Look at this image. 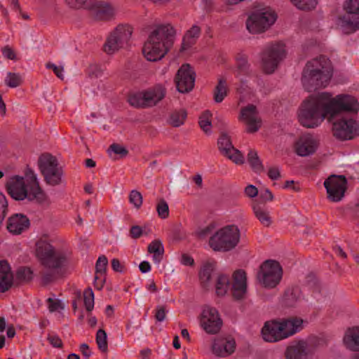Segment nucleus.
Instances as JSON below:
<instances>
[{
  "instance_id": "obj_1",
  "label": "nucleus",
  "mask_w": 359,
  "mask_h": 359,
  "mask_svg": "<svg viewBox=\"0 0 359 359\" xmlns=\"http://www.w3.org/2000/svg\"><path fill=\"white\" fill-rule=\"evenodd\" d=\"M358 111L359 103L355 97L340 94L332 97L331 93L323 92L310 95L304 101L298 118L304 127L313 128L325 118L332 121L343 112L358 113Z\"/></svg>"
},
{
  "instance_id": "obj_2",
  "label": "nucleus",
  "mask_w": 359,
  "mask_h": 359,
  "mask_svg": "<svg viewBox=\"0 0 359 359\" xmlns=\"http://www.w3.org/2000/svg\"><path fill=\"white\" fill-rule=\"evenodd\" d=\"M176 30L169 23L157 25L144 42L142 53L147 60H161L173 46Z\"/></svg>"
},
{
  "instance_id": "obj_3",
  "label": "nucleus",
  "mask_w": 359,
  "mask_h": 359,
  "mask_svg": "<svg viewBox=\"0 0 359 359\" xmlns=\"http://www.w3.org/2000/svg\"><path fill=\"white\" fill-rule=\"evenodd\" d=\"M333 76V67L329 58L320 55L308 61L302 71V82L308 92L325 88Z\"/></svg>"
},
{
  "instance_id": "obj_4",
  "label": "nucleus",
  "mask_w": 359,
  "mask_h": 359,
  "mask_svg": "<svg viewBox=\"0 0 359 359\" xmlns=\"http://www.w3.org/2000/svg\"><path fill=\"white\" fill-rule=\"evenodd\" d=\"M36 255L41 264L48 269H61L67 262V255L62 252L56 251L46 236H42L36 242Z\"/></svg>"
},
{
  "instance_id": "obj_5",
  "label": "nucleus",
  "mask_w": 359,
  "mask_h": 359,
  "mask_svg": "<svg viewBox=\"0 0 359 359\" xmlns=\"http://www.w3.org/2000/svg\"><path fill=\"white\" fill-rule=\"evenodd\" d=\"M240 241V231L235 225L226 226L212 235L209 245L214 251L228 252L235 248Z\"/></svg>"
},
{
  "instance_id": "obj_6",
  "label": "nucleus",
  "mask_w": 359,
  "mask_h": 359,
  "mask_svg": "<svg viewBox=\"0 0 359 359\" xmlns=\"http://www.w3.org/2000/svg\"><path fill=\"white\" fill-rule=\"evenodd\" d=\"M166 95V88L161 84L131 95L128 97L130 104L135 108H149L156 106Z\"/></svg>"
},
{
  "instance_id": "obj_7",
  "label": "nucleus",
  "mask_w": 359,
  "mask_h": 359,
  "mask_svg": "<svg viewBox=\"0 0 359 359\" xmlns=\"http://www.w3.org/2000/svg\"><path fill=\"white\" fill-rule=\"evenodd\" d=\"M252 12L246 20V27L252 34H260L267 30L276 20L277 15L269 8H260Z\"/></svg>"
},
{
  "instance_id": "obj_8",
  "label": "nucleus",
  "mask_w": 359,
  "mask_h": 359,
  "mask_svg": "<svg viewBox=\"0 0 359 359\" xmlns=\"http://www.w3.org/2000/svg\"><path fill=\"white\" fill-rule=\"evenodd\" d=\"M285 56L286 50L283 43L269 45L260 53L262 71L266 74H273Z\"/></svg>"
},
{
  "instance_id": "obj_9",
  "label": "nucleus",
  "mask_w": 359,
  "mask_h": 359,
  "mask_svg": "<svg viewBox=\"0 0 359 359\" xmlns=\"http://www.w3.org/2000/svg\"><path fill=\"white\" fill-rule=\"evenodd\" d=\"M283 276V269L280 263L276 260L268 259L259 266L257 279L259 284L266 288H274Z\"/></svg>"
},
{
  "instance_id": "obj_10",
  "label": "nucleus",
  "mask_w": 359,
  "mask_h": 359,
  "mask_svg": "<svg viewBox=\"0 0 359 359\" xmlns=\"http://www.w3.org/2000/svg\"><path fill=\"white\" fill-rule=\"evenodd\" d=\"M344 114H353V112H343L332 119L331 122L333 135L341 140H351L359 134V123L351 118L343 116Z\"/></svg>"
},
{
  "instance_id": "obj_11",
  "label": "nucleus",
  "mask_w": 359,
  "mask_h": 359,
  "mask_svg": "<svg viewBox=\"0 0 359 359\" xmlns=\"http://www.w3.org/2000/svg\"><path fill=\"white\" fill-rule=\"evenodd\" d=\"M133 34V27L129 25H119L107 37L104 45V51L114 54L128 45Z\"/></svg>"
},
{
  "instance_id": "obj_12",
  "label": "nucleus",
  "mask_w": 359,
  "mask_h": 359,
  "mask_svg": "<svg viewBox=\"0 0 359 359\" xmlns=\"http://www.w3.org/2000/svg\"><path fill=\"white\" fill-rule=\"evenodd\" d=\"M345 13L339 17L341 26L346 34L359 29V0H346L344 4Z\"/></svg>"
},
{
  "instance_id": "obj_13",
  "label": "nucleus",
  "mask_w": 359,
  "mask_h": 359,
  "mask_svg": "<svg viewBox=\"0 0 359 359\" xmlns=\"http://www.w3.org/2000/svg\"><path fill=\"white\" fill-rule=\"evenodd\" d=\"M10 196L15 201L27 199L29 202L36 203V198L27 187L24 177L20 175L10 177L5 184Z\"/></svg>"
},
{
  "instance_id": "obj_14",
  "label": "nucleus",
  "mask_w": 359,
  "mask_h": 359,
  "mask_svg": "<svg viewBox=\"0 0 359 359\" xmlns=\"http://www.w3.org/2000/svg\"><path fill=\"white\" fill-rule=\"evenodd\" d=\"M327 198L332 202H339L347 189V180L344 175H332L324 182Z\"/></svg>"
},
{
  "instance_id": "obj_15",
  "label": "nucleus",
  "mask_w": 359,
  "mask_h": 359,
  "mask_svg": "<svg viewBox=\"0 0 359 359\" xmlns=\"http://www.w3.org/2000/svg\"><path fill=\"white\" fill-rule=\"evenodd\" d=\"M196 73L189 64L182 65L177 70L175 82L177 90L182 93L191 91L194 87Z\"/></svg>"
},
{
  "instance_id": "obj_16",
  "label": "nucleus",
  "mask_w": 359,
  "mask_h": 359,
  "mask_svg": "<svg viewBox=\"0 0 359 359\" xmlns=\"http://www.w3.org/2000/svg\"><path fill=\"white\" fill-rule=\"evenodd\" d=\"M201 324L206 332L216 334L221 329L222 320L216 309L205 306L201 315Z\"/></svg>"
},
{
  "instance_id": "obj_17",
  "label": "nucleus",
  "mask_w": 359,
  "mask_h": 359,
  "mask_svg": "<svg viewBox=\"0 0 359 359\" xmlns=\"http://www.w3.org/2000/svg\"><path fill=\"white\" fill-rule=\"evenodd\" d=\"M218 148L221 153L237 164L244 162V157L241 152L236 149L231 142L229 135L222 132L217 141Z\"/></svg>"
},
{
  "instance_id": "obj_18",
  "label": "nucleus",
  "mask_w": 359,
  "mask_h": 359,
  "mask_svg": "<svg viewBox=\"0 0 359 359\" xmlns=\"http://www.w3.org/2000/svg\"><path fill=\"white\" fill-rule=\"evenodd\" d=\"M24 180L26 186L36 198V203L42 204L47 201V195L39 185L36 175L28 165L25 171Z\"/></svg>"
},
{
  "instance_id": "obj_19",
  "label": "nucleus",
  "mask_w": 359,
  "mask_h": 359,
  "mask_svg": "<svg viewBox=\"0 0 359 359\" xmlns=\"http://www.w3.org/2000/svg\"><path fill=\"white\" fill-rule=\"evenodd\" d=\"M241 118L247 125L246 131L249 133L257 132L262 126V120L259 117L258 111L254 104H249L242 108Z\"/></svg>"
},
{
  "instance_id": "obj_20",
  "label": "nucleus",
  "mask_w": 359,
  "mask_h": 359,
  "mask_svg": "<svg viewBox=\"0 0 359 359\" xmlns=\"http://www.w3.org/2000/svg\"><path fill=\"white\" fill-rule=\"evenodd\" d=\"M312 354L313 351L309 348L308 343L305 340L294 341L285 351V359H307Z\"/></svg>"
},
{
  "instance_id": "obj_21",
  "label": "nucleus",
  "mask_w": 359,
  "mask_h": 359,
  "mask_svg": "<svg viewBox=\"0 0 359 359\" xmlns=\"http://www.w3.org/2000/svg\"><path fill=\"white\" fill-rule=\"evenodd\" d=\"M232 295L236 300H241L245 297L247 292V276L243 269H238L233 273Z\"/></svg>"
},
{
  "instance_id": "obj_22",
  "label": "nucleus",
  "mask_w": 359,
  "mask_h": 359,
  "mask_svg": "<svg viewBox=\"0 0 359 359\" xmlns=\"http://www.w3.org/2000/svg\"><path fill=\"white\" fill-rule=\"evenodd\" d=\"M281 323L277 320L267 321L262 329V337L266 341L276 342L285 339Z\"/></svg>"
},
{
  "instance_id": "obj_23",
  "label": "nucleus",
  "mask_w": 359,
  "mask_h": 359,
  "mask_svg": "<svg viewBox=\"0 0 359 359\" xmlns=\"http://www.w3.org/2000/svg\"><path fill=\"white\" fill-rule=\"evenodd\" d=\"M236 344L233 338L215 339L212 344V351L217 357H228L234 353Z\"/></svg>"
},
{
  "instance_id": "obj_24",
  "label": "nucleus",
  "mask_w": 359,
  "mask_h": 359,
  "mask_svg": "<svg viewBox=\"0 0 359 359\" xmlns=\"http://www.w3.org/2000/svg\"><path fill=\"white\" fill-rule=\"evenodd\" d=\"M28 217L22 214H15L10 217L7 222V229L13 234H20L29 227Z\"/></svg>"
},
{
  "instance_id": "obj_25",
  "label": "nucleus",
  "mask_w": 359,
  "mask_h": 359,
  "mask_svg": "<svg viewBox=\"0 0 359 359\" xmlns=\"http://www.w3.org/2000/svg\"><path fill=\"white\" fill-rule=\"evenodd\" d=\"M90 11L91 15L96 20H107L114 15V10L109 4L97 0Z\"/></svg>"
},
{
  "instance_id": "obj_26",
  "label": "nucleus",
  "mask_w": 359,
  "mask_h": 359,
  "mask_svg": "<svg viewBox=\"0 0 359 359\" xmlns=\"http://www.w3.org/2000/svg\"><path fill=\"white\" fill-rule=\"evenodd\" d=\"M316 148V141L310 136L301 137L295 145L296 153L300 156H306L313 154Z\"/></svg>"
},
{
  "instance_id": "obj_27",
  "label": "nucleus",
  "mask_w": 359,
  "mask_h": 359,
  "mask_svg": "<svg viewBox=\"0 0 359 359\" xmlns=\"http://www.w3.org/2000/svg\"><path fill=\"white\" fill-rule=\"evenodd\" d=\"M280 323L283 327V335H284L285 339L303 329L304 321L300 318L292 317L283 319Z\"/></svg>"
},
{
  "instance_id": "obj_28",
  "label": "nucleus",
  "mask_w": 359,
  "mask_h": 359,
  "mask_svg": "<svg viewBox=\"0 0 359 359\" xmlns=\"http://www.w3.org/2000/svg\"><path fill=\"white\" fill-rule=\"evenodd\" d=\"M38 165L42 175H45L47 172L55 170V169L61 168L59 166L56 157L48 153L43 154L39 156Z\"/></svg>"
},
{
  "instance_id": "obj_29",
  "label": "nucleus",
  "mask_w": 359,
  "mask_h": 359,
  "mask_svg": "<svg viewBox=\"0 0 359 359\" xmlns=\"http://www.w3.org/2000/svg\"><path fill=\"white\" fill-rule=\"evenodd\" d=\"M302 299V291L297 286L287 289L282 298V304L285 307H294Z\"/></svg>"
},
{
  "instance_id": "obj_30",
  "label": "nucleus",
  "mask_w": 359,
  "mask_h": 359,
  "mask_svg": "<svg viewBox=\"0 0 359 359\" xmlns=\"http://www.w3.org/2000/svg\"><path fill=\"white\" fill-rule=\"evenodd\" d=\"M201 29L200 27L197 25H193L189 30H187L183 37L182 46L180 50L181 52L184 51L194 45L196 39L201 34Z\"/></svg>"
},
{
  "instance_id": "obj_31",
  "label": "nucleus",
  "mask_w": 359,
  "mask_h": 359,
  "mask_svg": "<svg viewBox=\"0 0 359 359\" xmlns=\"http://www.w3.org/2000/svg\"><path fill=\"white\" fill-rule=\"evenodd\" d=\"M344 343L350 350L359 351V327L349 328L344 337Z\"/></svg>"
},
{
  "instance_id": "obj_32",
  "label": "nucleus",
  "mask_w": 359,
  "mask_h": 359,
  "mask_svg": "<svg viewBox=\"0 0 359 359\" xmlns=\"http://www.w3.org/2000/svg\"><path fill=\"white\" fill-rule=\"evenodd\" d=\"M252 210L256 218L264 226H269L272 222L269 212L266 210L265 205L257 201L252 203Z\"/></svg>"
},
{
  "instance_id": "obj_33",
  "label": "nucleus",
  "mask_w": 359,
  "mask_h": 359,
  "mask_svg": "<svg viewBox=\"0 0 359 359\" xmlns=\"http://www.w3.org/2000/svg\"><path fill=\"white\" fill-rule=\"evenodd\" d=\"M215 262H207L204 263L199 271V279L203 287L206 288L209 285V282L211 278V275L215 270Z\"/></svg>"
},
{
  "instance_id": "obj_34",
  "label": "nucleus",
  "mask_w": 359,
  "mask_h": 359,
  "mask_svg": "<svg viewBox=\"0 0 359 359\" xmlns=\"http://www.w3.org/2000/svg\"><path fill=\"white\" fill-rule=\"evenodd\" d=\"M236 68L238 75H251L250 64L248 62L247 55L241 53L238 54L236 57Z\"/></svg>"
},
{
  "instance_id": "obj_35",
  "label": "nucleus",
  "mask_w": 359,
  "mask_h": 359,
  "mask_svg": "<svg viewBox=\"0 0 359 359\" xmlns=\"http://www.w3.org/2000/svg\"><path fill=\"white\" fill-rule=\"evenodd\" d=\"M147 251L149 254H153L154 262L159 263L164 253V248L162 242L158 239L151 241L147 247Z\"/></svg>"
},
{
  "instance_id": "obj_36",
  "label": "nucleus",
  "mask_w": 359,
  "mask_h": 359,
  "mask_svg": "<svg viewBox=\"0 0 359 359\" xmlns=\"http://www.w3.org/2000/svg\"><path fill=\"white\" fill-rule=\"evenodd\" d=\"M248 162L250 163L252 170L258 174L264 172V167L259 159L257 152L255 150L250 149L247 156Z\"/></svg>"
},
{
  "instance_id": "obj_37",
  "label": "nucleus",
  "mask_w": 359,
  "mask_h": 359,
  "mask_svg": "<svg viewBox=\"0 0 359 359\" xmlns=\"http://www.w3.org/2000/svg\"><path fill=\"white\" fill-rule=\"evenodd\" d=\"M227 91L226 80L224 77H220L214 90L215 102L217 103L222 102L227 95Z\"/></svg>"
},
{
  "instance_id": "obj_38",
  "label": "nucleus",
  "mask_w": 359,
  "mask_h": 359,
  "mask_svg": "<svg viewBox=\"0 0 359 359\" xmlns=\"http://www.w3.org/2000/svg\"><path fill=\"white\" fill-rule=\"evenodd\" d=\"M63 175V170L62 167L43 175L44 181L46 184L50 186H57L62 182V177Z\"/></svg>"
},
{
  "instance_id": "obj_39",
  "label": "nucleus",
  "mask_w": 359,
  "mask_h": 359,
  "mask_svg": "<svg viewBox=\"0 0 359 359\" xmlns=\"http://www.w3.org/2000/svg\"><path fill=\"white\" fill-rule=\"evenodd\" d=\"M187 113L184 109L174 111L170 114L168 123L173 127H179L184 124Z\"/></svg>"
},
{
  "instance_id": "obj_40",
  "label": "nucleus",
  "mask_w": 359,
  "mask_h": 359,
  "mask_svg": "<svg viewBox=\"0 0 359 359\" xmlns=\"http://www.w3.org/2000/svg\"><path fill=\"white\" fill-rule=\"evenodd\" d=\"M229 278L227 276L219 275L216 282V293L218 296H224L229 287Z\"/></svg>"
},
{
  "instance_id": "obj_41",
  "label": "nucleus",
  "mask_w": 359,
  "mask_h": 359,
  "mask_svg": "<svg viewBox=\"0 0 359 359\" xmlns=\"http://www.w3.org/2000/svg\"><path fill=\"white\" fill-rule=\"evenodd\" d=\"M32 271L29 267H20L16 271V280L20 283H27L32 279Z\"/></svg>"
},
{
  "instance_id": "obj_42",
  "label": "nucleus",
  "mask_w": 359,
  "mask_h": 359,
  "mask_svg": "<svg viewBox=\"0 0 359 359\" xmlns=\"http://www.w3.org/2000/svg\"><path fill=\"white\" fill-rule=\"evenodd\" d=\"M291 3L298 9L310 11L316 8L318 0H290Z\"/></svg>"
},
{
  "instance_id": "obj_43",
  "label": "nucleus",
  "mask_w": 359,
  "mask_h": 359,
  "mask_svg": "<svg viewBox=\"0 0 359 359\" xmlns=\"http://www.w3.org/2000/svg\"><path fill=\"white\" fill-rule=\"evenodd\" d=\"M96 342L98 348L103 353H106L108 350L107 335L106 332L100 329L96 334Z\"/></svg>"
},
{
  "instance_id": "obj_44",
  "label": "nucleus",
  "mask_w": 359,
  "mask_h": 359,
  "mask_svg": "<svg viewBox=\"0 0 359 359\" xmlns=\"http://www.w3.org/2000/svg\"><path fill=\"white\" fill-rule=\"evenodd\" d=\"M211 116L212 114L209 111H205L199 117V126L205 133L210 132L212 126L210 121Z\"/></svg>"
},
{
  "instance_id": "obj_45",
  "label": "nucleus",
  "mask_w": 359,
  "mask_h": 359,
  "mask_svg": "<svg viewBox=\"0 0 359 359\" xmlns=\"http://www.w3.org/2000/svg\"><path fill=\"white\" fill-rule=\"evenodd\" d=\"M5 83L10 88H16L22 83V79L18 73L8 72L5 79Z\"/></svg>"
},
{
  "instance_id": "obj_46",
  "label": "nucleus",
  "mask_w": 359,
  "mask_h": 359,
  "mask_svg": "<svg viewBox=\"0 0 359 359\" xmlns=\"http://www.w3.org/2000/svg\"><path fill=\"white\" fill-rule=\"evenodd\" d=\"M83 302L87 311H91L94 308V293L90 287H88L83 292Z\"/></svg>"
},
{
  "instance_id": "obj_47",
  "label": "nucleus",
  "mask_w": 359,
  "mask_h": 359,
  "mask_svg": "<svg viewBox=\"0 0 359 359\" xmlns=\"http://www.w3.org/2000/svg\"><path fill=\"white\" fill-rule=\"evenodd\" d=\"M156 211L158 215L161 219H166L169 216V207L168 203L163 199L160 198L156 205Z\"/></svg>"
},
{
  "instance_id": "obj_48",
  "label": "nucleus",
  "mask_w": 359,
  "mask_h": 359,
  "mask_svg": "<svg viewBox=\"0 0 359 359\" xmlns=\"http://www.w3.org/2000/svg\"><path fill=\"white\" fill-rule=\"evenodd\" d=\"M107 264V258L104 255L100 256L95 264V275L105 276Z\"/></svg>"
},
{
  "instance_id": "obj_49",
  "label": "nucleus",
  "mask_w": 359,
  "mask_h": 359,
  "mask_svg": "<svg viewBox=\"0 0 359 359\" xmlns=\"http://www.w3.org/2000/svg\"><path fill=\"white\" fill-rule=\"evenodd\" d=\"M129 201L136 209H140L143 202L142 194L137 190H132L129 194Z\"/></svg>"
},
{
  "instance_id": "obj_50",
  "label": "nucleus",
  "mask_w": 359,
  "mask_h": 359,
  "mask_svg": "<svg viewBox=\"0 0 359 359\" xmlns=\"http://www.w3.org/2000/svg\"><path fill=\"white\" fill-rule=\"evenodd\" d=\"M13 285V275H0V292H5Z\"/></svg>"
},
{
  "instance_id": "obj_51",
  "label": "nucleus",
  "mask_w": 359,
  "mask_h": 359,
  "mask_svg": "<svg viewBox=\"0 0 359 359\" xmlns=\"http://www.w3.org/2000/svg\"><path fill=\"white\" fill-rule=\"evenodd\" d=\"M305 284L315 290H319V281L313 273H309L306 276Z\"/></svg>"
},
{
  "instance_id": "obj_52",
  "label": "nucleus",
  "mask_w": 359,
  "mask_h": 359,
  "mask_svg": "<svg viewBox=\"0 0 359 359\" xmlns=\"http://www.w3.org/2000/svg\"><path fill=\"white\" fill-rule=\"evenodd\" d=\"M8 211V203L6 197L0 193V224L4 220Z\"/></svg>"
},
{
  "instance_id": "obj_53",
  "label": "nucleus",
  "mask_w": 359,
  "mask_h": 359,
  "mask_svg": "<svg viewBox=\"0 0 359 359\" xmlns=\"http://www.w3.org/2000/svg\"><path fill=\"white\" fill-rule=\"evenodd\" d=\"M56 280L55 273L54 271H48L42 273L41 284L43 286L53 283Z\"/></svg>"
},
{
  "instance_id": "obj_54",
  "label": "nucleus",
  "mask_w": 359,
  "mask_h": 359,
  "mask_svg": "<svg viewBox=\"0 0 359 359\" xmlns=\"http://www.w3.org/2000/svg\"><path fill=\"white\" fill-rule=\"evenodd\" d=\"M109 150L112 151L116 154H119L122 157L126 156L128 154V151L126 147L116 143L111 144L109 148Z\"/></svg>"
},
{
  "instance_id": "obj_55",
  "label": "nucleus",
  "mask_w": 359,
  "mask_h": 359,
  "mask_svg": "<svg viewBox=\"0 0 359 359\" xmlns=\"http://www.w3.org/2000/svg\"><path fill=\"white\" fill-rule=\"evenodd\" d=\"M48 304V309L50 312H54L59 309H63L64 306L59 299H53V298H48L47 299Z\"/></svg>"
},
{
  "instance_id": "obj_56",
  "label": "nucleus",
  "mask_w": 359,
  "mask_h": 359,
  "mask_svg": "<svg viewBox=\"0 0 359 359\" xmlns=\"http://www.w3.org/2000/svg\"><path fill=\"white\" fill-rule=\"evenodd\" d=\"M88 74L90 78H97L102 75V70L98 65H92L88 67Z\"/></svg>"
},
{
  "instance_id": "obj_57",
  "label": "nucleus",
  "mask_w": 359,
  "mask_h": 359,
  "mask_svg": "<svg viewBox=\"0 0 359 359\" xmlns=\"http://www.w3.org/2000/svg\"><path fill=\"white\" fill-rule=\"evenodd\" d=\"M2 53L5 57L11 60H15L16 55L14 50L9 46H6L2 48Z\"/></svg>"
},
{
  "instance_id": "obj_58",
  "label": "nucleus",
  "mask_w": 359,
  "mask_h": 359,
  "mask_svg": "<svg viewBox=\"0 0 359 359\" xmlns=\"http://www.w3.org/2000/svg\"><path fill=\"white\" fill-rule=\"evenodd\" d=\"M47 339L53 347L62 348L63 346L62 339L57 335H48Z\"/></svg>"
},
{
  "instance_id": "obj_59",
  "label": "nucleus",
  "mask_w": 359,
  "mask_h": 359,
  "mask_svg": "<svg viewBox=\"0 0 359 359\" xmlns=\"http://www.w3.org/2000/svg\"><path fill=\"white\" fill-rule=\"evenodd\" d=\"M143 234L142 229L140 226L135 225L130 229V236L133 239L139 238Z\"/></svg>"
},
{
  "instance_id": "obj_60",
  "label": "nucleus",
  "mask_w": 359,
  "mask_h": 359,
  "mask_svg": "<svg viewBox=\"0 0 359 359\" xmlns=\"http://www.w3.org/2000/svg\"><path fill=\"white\" fill-rule=\"evenodd\" d=\"M166 316L165 308L163 306H158L155 313V318L157 321L161 322L165 320Z\"/></svg>"
},
{
  "instance_id": "obj_61",
  "label": "nucleus",
  "mask_w": 359,
  "mask_h": 359,
  "mask_svg": "<svg viewBox=\"0 0 359 359\" xmlns=\"http://www.w3.org/2000/svg\"><path fill=\"white\" fill-rule=\"evenodd\" d=\"M244 193L248 197L254 198L257 196L258 189L255 186L249 184L245 188Z\"/></svg>"
},
{
  "instance_id": "obj_62",
  "label": "nucleus",
  "mask_w": 359,
  "mask_h": 359,
  "mask_svg": "<svg viewBox=\"0 0 359 359\" xmlns=\"http://www.w3.org/2000/svg\"><path fill=\"white\" fill-rule=\"evenodd\" d=\"M0 275H13L10 265L6 260L0 261Z\"/></svg>"
},
{
  "instance_id": "obj_63",
  "label": "nucleus",
  "mask_w": 359,
  "mask_h": 359,
  "mask_svg": "<svg viewBox=\"0 0 359 359\" xmlns=\"http://www.w3.org/2000/svg\"><path fill=\"white\" fill-rule=\"evenodd\" d=\"M268 176L272 180H276L280 177V172L278 167H271L268 171Z\"/></svg>"
},
{
  "instance_id": "obj_64",
  "label": "nucleus",
  "mask_w": 359,
  "mask_h": 359,
  "mask_svg": "<svg viewBox=\"0 0 359 359\" xmlns=\"http://www.w3.org/2000/svg\"><path fill=\"white\" fill-rule=\"evenodd\" d=\"M260 198L264 202L262 204L265 205L266 202L272 201L273 200V195L269 189H266L264 192L261 193Z\"/></svg>"
}]
</instances>
